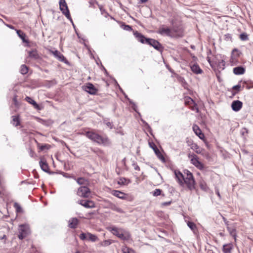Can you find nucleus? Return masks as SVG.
I'll return each mask as SVG.
<instances>
[{"label":"nucleus","instance_id":"aec40b11","mask_svg":"<svg viewBox=\"0 0 253 253\" xmlns=\"http://www.w3.org/2000/svg\"><path fill=\"white\" fill-rule=\"evenodd\" d=\"M107 230L111 232L114 235L117 236H119L120 232L123 230V228H118L116 226H112L107 227Z\"/></svg>","mask_w":253,"mask_h":253},{"label":"nucleus","instance_id":"7c9ffc66","mask_svg":"<svg viewBox=\"0 0 253 253\" xmlns=\"http://www.w3.org/2000/svg\"><path fill=\"white\" fill-rule=\"evenodd\" d=\"M193 104H194V107L196 108V103L194 102L193 99L188 96L185 98V104L186 105L189 106L190 107Z\"/></svg>","mask_w":253,"mask_h":253},{"label":"nucleus","instance_id":"a18cd8bd","mask_svg":"<svg viewBox=\"0 0 253 253\" xmlns=\"http://www.w3.org/2000/svg\"><path fill=\"white\" fill-rule=\"evenodd\" d=\"M230 62L231 65L234 66L237 64L238 62V58L233 57L232 55H231V58L230 59Z\"/></svg>","mask_w":253,"mask_h":253},{"label":"nucleus","instance_id":"39448f33","mask_svg":"<svg viewBox=\"0 0 253 253\" xmlns=\"http://www.w3.org/2000/svg\"><path fill=\"white\" fill-rule=\"evenodd\" d=\"M90 193L89 188L85 186H82L78 188L77 194L81 197L87 198L89 197Z\"/></svg>","mask_w":253,"mask_h":253},{"label":"nucleus","instance_id":"13d9d810","mask_svg":"<svg viewBox=\"0 0 253 253\" xmlns=\"http://www.w3.org/2000/svg\"><path fill=\"white\" fill-rule=\"evenodd\" d=\"M13 101L14 102V104L15 106L18 105V101L17 100V96H15L14 98H13Z\"/></svg>","mask_w":253,"mask_h":253},{"label":"nucleus","instance_id":"79ce46f5","mask_svg":"<svg viewBox=\"0 0 253 253\" xmlns=\"http://www.w3.org/2000/svg\"><path fill=\"white\" fill-rule=\"evenodd\" d=\"M35 140V142L37 143L38 146L39 147V148L41 151H43L45 149H48L49 148V145L48 144H44V145L40 146V144L39 143H38L36 140Z\"/></svg>","mask_w":253,"mask_h":253},{"label":"nucleus","instance_id":"ddd939ff","mask_svg":"<svg viewBox=\"0 0 253 253\" xmlns=\"http://www.w3.org/2000/svg\"><path fill=\"white\" fill-rule=\"evenodd\" d=\"M54 56L60 61L63 62L66 64H69V62L64 57V56L59 52L58 50H55L54 51H51Z\"/></svg>","mask_w":253,"mask_h":253},{"label":"nucleus","instance_id":"a878e982","mask_svg":"<svg viewBox=\"0 0 253 253\" xmlns=\"http://www.w3.org/2000/svg\"><path fill=\"white\" fill-rule=\"evenodd\" d=\"M108 208L112 210L113 211H116L119 213H123V211L122 209L118 207L115 204L111 203L109 202L108 203Z\"/></svg>","mask_w":253,"mask_h":253},{"label":"nucleus","instance_id":"a19ab883","mask_svg":"<svg viewBox=\"0 0 253 253\" xmlns=\"http://www.w3.org/2000/svg\"><path fill=\"white\" fill-rule=\"evenodd\" d=\"M121 28L127 31H131L132 30V28L131 27L128 25H126L125 23H123L121 26Z\"/></svg>","mask_w":253,"mask_h":253},{"label":"nucleus","instance_id":"72a5a7b5","mask_svg":"<svg viewBox=\"0 0 253 253\" xmlns=\"http://www.w3.org/2000/svg\"><path fill=\"white\" fill-rule=\"evenodd\" d=\"M242 52L237 48H234L231 52V55H232L233 57L237 58L240 56Z\"/></svg>","mask_w":253,"mask_h":253},{"label":"nucleus","instance_id":"c9c22d12","mask_svg":"<svg viewBox=\"0 0 253 253\" xmlns=\"http://www.w3.org/2000/svg\"><path fill=\"white\" fill-rule=\"evenodd\" d=\"M29 68L25 64H23L20 67V73L22 75H25L28 72Z\"/></svg>","mask_w":253,"mask_h":253},{"label":"nucleus","instance_id":"f8f14e48","mask_svg":"<svg viewBox=\"0 0 253 253\" xmlns=\"http://www.w3.org/2000/svg\"><path fill=\"white\" fill-rule=\"evenodd\" d=\"M171 30L174 35L172 38L182 37L183 36V30L181 27L173 26Z\"/></svg>","mask_w":253,"mask_h":253},{"label":"nucleus","instance_id":"58836bf2","mask_svg":"<svg viewBox=\"0 0 253 253\" xmlns=\"http://www.w3.org/2000/svg\"><path fill=\"white\" fill-rule=\"evenodd\" d=\"M113 242V241L111 240H106L101 242L100 243V245L102 247H107L110 245Z\"/></svg>","mask_w":253,"mask_h":253},{"label":"nucleus","instance_id":"f257e3e1","mask_svg":"<svg viewBox=\"0 0 253 253\" xmlns=\"http://www.w3.org/2000/svg\"><path fill=\"white\" fill-rule=\"evenodd\" d=\"M133 35L137 40L141 43L150 45L159 51L163 50V47L162 44L158 41L153 39L146 38L143 35L137 31L133 32Z\"/></svg>","mask_w":253,"mask_h":253},{"label":"nucleus","instance_id":"f03ea898","mask_svg":"<svg viewBox=\"0 0 253 253\" xmlns=\"http://www.w3.org/2000/svg\"><path fill=\"white\" fill-rule=\"evenodd\" d=\"M84 135L90 140L104 146H109L111 141L107 136H102L94 131H85Z\"/></svg>","mask_w":253,"mask_h":253},{"label":"nucleus","instance_id":"8fccbe9b","mask_svg":"<svg viewBox=\"0 0 253 253\" xmlns=\"http://www.w3.org/2000/svg\"><path fill=\"white\" fill-rule=\"evenodd\" d=\"M132 166L133 167V168L135 170L138 171L140 170V168L136 163L133 162L132 164Z\"/></svg>","mask_w":253,"mask_h":253},{"label":"nucleus","instance_id":"e433bc0d","mask_svg":"<svg viewBox=\"0 0 253 253\" xmlns=\"http://www.w3.org/2000/svg\"><path fill=\"white\" fill-rule=\"evenodd\" d=\"M241 87V86L240 84H238L234 85L232 87V89L233 90H235L234 91H233V92H232L233 95H235L237 93H238L240 91Z\"/></svg>","mask_w":253,"mask_h":253},{"label":"nucleus","instance_id":"603ef678","mask_svg":"<svg viewBox=\"0 0 253 253\" xmlns=\"http://www.w3.org/2000/svg\"><path fill=\"white\" fill-rule=\"evenodd\" d=\"M97 3L96 0H89V6H93L95 3Z\"/></svg>","mask_w":253,"mask_h":253},{"label":"nucleus","instance_id":"a211bd4d","mask_svg":"<svg viewBox=\"0 0 253 253\" xmlns=\"http://www.w3.org/2000/svg\"><path fill=\"white\" fill-rule=\"evenodd\" d=\"M79 223V220L76 217L71 218L68 221V227L72 229H76Z\"/></svg>","mask_w":253,"mask_h":253},{"label":"nucleus","instance_id":"0eeeda50","mask_svg":"<svg viewBox=\"0 0 253 253\" xmlns=\"http://www.w3.org/2000/svg\"><path fill=\"white\" fill-rule=\"evenodd\" d=\"M29 234V228L27 225H20L19 228L18 238L22 240L26 238Z\"/></svg>","mask_w":253,"mask_h":253},{"label":"nucleus","instance_id":"1a4fd4ad","mask_svg":"<svg viewBox=\"0 0 253 253\" xmlns=\"http://www.w3.org/2000/svg\"><path fill=\"white\" fill-rule=\"evenodd\" d=\"M172 33V32L171 31V29L168 27L166 28L164 25L160 27L159 30L157 31V33L161 35H165L171 38L174 36Z\"/></svg>","mask_w":253,"mask_h":253},{"label":"nucleus","instance_id":"6e6d98bb","mask_svg":"<svg viewBox=\"0 0 253 253\" xmlns=\"http://www.w3.org/2000/svg\"><path fill=\"white\" fill-rule=\"evenodd\" d=\"M225 40L227 41L231 40L232 39V37L230 34H227L225 35Z\"/></svg>","mask_w":253,"mask_h":253},{"label":"nucleus","instance_id":"9d476101","mask_svg":"<svg viewBox=\"0 0 253 253\" xmlns=\"http://www.w3.org/2000/svg\"><path fill=\"white\" fill-rule=\"evenodd\" d=\"M150 147L154 150L157 157L163 162H165V158L161 154L157 146L153 142L149 143Z\"/></svg>","mask_w":253,"mask_h":253},{"label":"nucleus","instance_id":"6e6552de","mask_svg":"<svg viewBox=\"0 0 253 253\" xmlns=\"http://www.w3.org/2000/svg\"><path fill=\"white\" fill-rule=\"evenodd\" d=\"M79 237L82 240L87 239L92 242H95L98 240V237L95 235L92 234L89 232H87V233L82 232L80 235Z\"/></svg>","mask_w":253,"mask_h":253},{"label":"nucleus","instance_id":"cd10ccee","mask_svg":"<svg viewBox=\"0 0 253 253\" xmlns=\"http://www.w3.org/2000/svg\"><path fill=\"white\" fill-rule=\"evenodd\" d=\"M74 179L76 180L77 183L79 185H85V184H88L89 183V181L87 179H85L84 177H79L78 178H76L75 177L74 178Z\"/></svg>","mask_w":253,"mask_h":253},{"label":"nucleus","instance_id":"4be33fe9","mask_svg":"<svg viewBox=\"0 0 253 253\" xmlns=\"http://www.w3.org/2000/svg\"><path fill=\"white\" fill-rule=\"evenodd\" d=\"M246 69L243 66H238L233 69V73L237 75H243Z\"/></svg>","mask_w":253,"mask_h":253},{"label":"nucleus","instance_id":"423d86ee","mask_svg":"<svg viewBox=\"0 0 253 253\" xmlns=\"http://www.w3.org/2000/svg\"><path fill=\"white\" fill-rule=\"evenodd\" d=\"M188 157L191 158V163L198 169L202 170L204 169V166L203 164L198 160V157L197 155L193 154H188Z\"/></svg>","mask_w":253,"mask_h":253},{"label":"nucleus","instance_id":"69168bd1","mask_svg":"<svg viewBox=\"0 0 253 253\" xmlns=\"http://www.w3.org/2000/svg\"><path fill=\"white\" fill-rule=\"evenodd\" d=\"M223 220L225 222V224L227 226H229V222L228 221L226 220V218L223 217Z\"/></svg>","mask_w":253,"mask_h":253},{"label":"nucleus","instance_id":"c03bdc74","mask_svg":"<svg viewBox=\"0 0 253 253\" xmlns=\"http://www.w3.org/2000/svg\"><path fill=\"white\" fill-rule=\"evenodd\" d=\"M240 39L243 41H246L249 40L248 35L246 33H242L240 35Z\"/></svg>","mask_w":253,"mask_h":253},{"label":"nucleus","instance_id":"ea45409f","mask_svg":"<svg viewBox=\"0 0 253 253\" xmlns=\"http://www.w3.org/2000/svg\"><path fill=\"white\" fill-rule=\"evenodd\" d=\"M12 121L14 122H16V124L13 123V125L15 126H17L20 125V121L19 119L18 116H13L12 117Z\"/></svg>","mask_w":253,"mask_h":253},{"label":"nucleus","instance_id":"5fc2aeb1","mask_svg":"<svg viewBox=\"0 0 253 253\" xmlns=\"http://www.w3.org/2000/svg\"><path fill=\"white\" fill-rule=\"evenodd\" d=\"M200 186L202 189L205 190L206 189V185L204 182H201L200 184Z\"/></svg>","mask_w":253,"mask_h":253},{"label":"nucleus","instance_id":"680f3d73","mask_svg":"<svg viewBox=\"0 0 253 253\" xmlns=\"http://www.w3.org/2000/svg\"><path fill=\"white\" fill-rule=\"evenodd\" d=\"M171 203V202L170 201L164 202V203H162V205L165 206H169L170 205Z\"/></svg>","mask_w":253,"mask_h":253},{"label":"nucleus","instance_id":"9b49d317","mask_svg":"<svg viewBox=\"0 0 253 253\" xmlns=\"http://www.w3.org/2000/svg\"><path fill=\"white\" fill-rule=\"evenodd\" d=\"M77 203L85 208H93L95 207V204L91 200H80L77 202Z\"/></svg>","mask_w":253,"mask_h":253},{"label":"nucleus","instance_id":"338daca9","mask_svg":"<svg viewBox=\"0 0 253 253\" xmlns=\"http://www.w3.org/2000/svg\"><path fill=\"white\" fill-rule=\"evenodd\" d=\"M139 1L140 3H145L147 0H138Z\"/></svg>","mask_w":253,"mask_h":253},{"label":"nucleus","instance_id":"7ed1b4c3","mask_svg":"<svg viewBox=\"0 0 253 253\" xmlns=\"http://www.w3.org/2000/svg\"><path fill=\"white\" fill-rule=\"evenodd\" d=\"M184 174L186 175L183 179L184 184L191 191L195 189L196 182L193 174L187 169L184 170Z\"/></svg>","mask_w":253,"mask_h":253},{"label":"nucleus","instance_id":"37998d69","mask_svg":"<svg viewBox=\"0 0 253 253\" xmlns=\"http://www.w3.org/2000/svg\"><path fill=\"white\" fill-rule=\"evenodd\" d=\"M187 225L193 231L196 229V225L193 222L188 221L187 223Z\"/></svg>","mask_w":253,"mask_h":253},{"label":"nucleus","instance_id":"dca6fc26","mask_svg":"<svg viewBox=\"0 0 253 253\" xmlns=\"http://www.w3.org/2000/svg\"><path fill=\"white\" fill-rule=\"evenodd\" d=\"M39 164H40V166L41 168V169L43 171H44L46 172H48L50 174L54 173L53 172H50L49 171L48 165L46 162V161L45 159H41V160L39 162Z\"/></svg>","mask_w":253,"mask_h":253},{"label":"nucleus","instance_id":"49530a36","mask_svg":"<svg viewBox=\"0 0 253 253\" xmlns=\"http://www.w3.org/2000/svg\"><path fill=\"white\" fill-rule=\"evenodd\" d=\"M191 149L195 151L197 153L200 154L201 152L198 150L199 149V147L196 143L192 144L191 146Z\"/></svg>","mask_w":253,"mask_h":253},{"label":"nucleus","instance_id":"20e7f679","mask_svg":"<svg viewBox=\"0 0 253 253\" xmlns=\"http://www.w3.org/2000/svg\"><path fill=\"white\" fill-rule=\"evenodd\" d=\"M59 7L60 9L62 11V13L65 15L68 19H69L72 23H73V20L70 15L69 10L65 0H60Z\"/></svg>","mask_w":253,"mask_h":253},{"label":"nucleus","instance_id":"3c124183","mask_svg":"<svg viewBox=\"0 0 253 253\" xmlns=\"http://www.w3.org/2000/svg\"><path fill=\"white\" fill-rule=\"evenodd\" d=\"M90 150L91 151H92L93 153L98 154V152H101V151L99 150V149H94L93 148H91Z\"/></svg>","mask_w":253,"mask_h":253},{"label":"nucleus","instance_id":"6ab92c4d","mask_svg":"<svg viewBox=\"0 0 253 253\" xmlns=\"http://www.w3.org/2000/svg\"><path fill=\"white\" fill-rule=\"evenodd\" d=\"M193 130L196 135H197L200 139L203 140L205 138V135L202 132L199 127L196 125H194L193 126Z\"/></svg>","mask_w":253,"mask_h":253},{"label":"nucleus","instance_id":"09e8293b","mask_svg":"<svg viewBox=\"0 0 253 253\" xmlns=\"http://www.w3.org/2000/svg\"><path fill=\"white\" fill-rule=\"evenodd\" d=\"M162 190L160 189H156L153 192V195L154 196H158L161 194Z\"/></svg>","mask_w":253,"mask_h":253},{"label":"nucleus","instance_id":"b1692460","mask_svg":"<svg viewBox=\"0 0 253 253\" xmlns=\"http://www.w3.org/2000/svg\"><path fill=\"white\" fill-rule=\"evenodd\" d=\"M190 67L192 71L195 74H201L203 72L202 70L197 63L191 65Z\"/></svg>","mask_w":253,"mask_h":253},{"label":"nucleus","instance_id":"5701e85b","mask_svg":"<svg viewBox=\"0 0 253 253\" xmlns=\"http://www.w3.org/2000/svg\"><path fill=\"white\" fill-rule=\"evenodd\" d=\"M111 194L117 197L120 199H125L126 198V194L120 191L119 190H113L111 192Z\"/></svg>","mask_w":253,"mask_h":253},{"label":"nucleus","instance_id":"774afa93","mask_svg":"<svg viewBox=\"0 0 253 253\" xmlns=\"http://www.w3.org/2000/svg\"><path fill=\"white\" fill-rule=\"evenodd\" d=\"M107 125L108 126H109L111 128H112V124H111V123L110 122H108V123H107Z\"/></svg>","mask_w":253,"mask_h":253},{"label":"nucleus","instance_id":"c756f323","mask_svg":"<svg viewBox=\"0 0 253 253\" xmlns=\"http://www.w3.org/2000/svg\"><path fill=\"white\" fill-rule=\"evenodd\" d=\"M227 229L228 232H229L230 235L234 238L235 241H236L237 237L236 229L234 227H232L230 226H227Z\"/></svg>","mask_w":253,"mask_h":253},{"label":"nucleus","instance_id":"052dcab7","mask_svg":"<svg viewBox=\"0 0 253 253\" xmlns=\"http://www.w3.org/2000/svg\"><path fill=\"white\" fill-rule=\"evenodd\" d=\"M215 193L218 196V197L219 198V199H221V195L219 193V191L218 189H215Z\"/></svg>","mask_w":253,"mask_h":253},{"label":"nucleus","instance_id":"864d4df0","mask_svg":"<svg viewBox=\"0 0 253 253\" xmlns=\"http://www.w3.org/2000/svg\"><path fill=\"white\" fill-rule=\"evenodd\" d=\"M186 143H187V145L189 146H191L192 145V144H194L193 140L191 139H188L186 140Z\"/></svg>","mask_w":253,"mask_h":253},{"label":"nucleus","instance_id":"473e14b6","mask_svg":"<svg viewBox=\"0 0 253 253\" xmlns=\"http://www.w3.org/2000/svg\"><path fill=\"white\" fill-rule=\"evenodd\" d=\"M122 253H136V252L131 248H128L126 246L122 247Z\"/></svg>","mask_w":253,"mask_h":253},{"label":"nucleus","instance_id":"f3484780","mask_svg":"<svg viewBox=\"0 0 253 253\" xmlns=\"http://www.w3.org/2000/svg\"><path fill=\"white\" fill-rule=\"evenodd\" d=\"M243 106V103L239 100H234L232 102L231 108L235 112L239 111Z\"/></svg>","mask_w":253,"mask_h":253},{"label":"nucleus","instance_id":"2f4dec72","mask_svg":"<svg viewBox=\"0 0 253 253\" xmlns=\"http://www.w3.org/2000/svg\"><path fill=\"white\" fill-rule=\"evenodd\" d=\"M232 249V246L230 244H225L223 246L222 251L224 253H231Z\"/></svg>","mask_w":253,"mask_h":253},{"label":"nucleus","instance_id":"2eb2a0df","mask_svg":"<svg viewBox=\"0 0 253 253\" xmlns=\"http://www.w3.org/2000/svg\"><path fill=\"white\" fill-rule=\"evenodd\" d=\"M85 90L90 94L95 95L96 94L97 89L91 83H88L85 86Z\"/></svg>","mask_w":253,"mask_h":253},{"label":"nucleus","instance_id":"f704fd0d","mask_svg":"<svg viewBox=\"0 0 253 253\" xmlns=\"http://www.w3.org/2000/svg\"><path fill=\"white\" fill-rule=\"evenodd\" d=\"M216 64H217V66L219 69L221 70L224 69L225 66V61L224 60L222 59L220 61H219L217 63H216Z\"/></svg>","mask_w":253,"mask_h":253},{"label":"nucleus","instance_id":"0e129e2a","mask_svg":"<svg viewBox=\"0 0 253 253\" xmlns=\"http://www.w3.org/2000/svg\"><path fill=\"white\" fill-rule=\"evenodd\" d=\"M5 25L11 29H14V27L11 25L6 24Z\"/></svg>","mask_w":253,"mask_h":253},{"label":"nucleus","instance_id":"393cba45","mask_svg":"<svg viewBox=\"0 0 253 253\" xmlns=\"http://www.w3.org/2000/svg\"><path fill=\"white\" fill-rule=\"evenodd\" d=\"M16 33L20 37V38L22 40L23 42L25 43H29V41L26 39V34L21 30H16Z\"/></svg>","mask_w":253,"mask_h":253},{"label":"nucleus","instance_id":"4d7b16f0","mask_svg":"<svg viewBox=\"0 0 253 253\" xmlns=\"http://www.w3.org/2000/svg\"><path fill=\"white\" fill-rule=\"evenodd\" d=\"M193 105L192 106H190L189 107L192 110H197V112H198L199 111V109L197 107V105H196V108H195V107H194V104H192Z\"/></svg>","mask_w":253,"mask_h":253},{"label":"nucleus","instance_id":"e2e57ef3","mask_svg":"<svg viewBox=\"0 0 253 253\" xmlns=\"http://www.w3.org/2000/svg\"><path fill=\"white\" fill-rule=\"evenodd\" d=\"M245 132L248 133V130H247V129L246 128H244L242 129V131H241V133H242V134L243 135H244Z\"/></svg>","mask_w":253,"mask_h":253},{"label":"nucleus","instance_id":"4c0bfd02","mask_svg":"<svg viewBox=\"0 0 253 253\" xmlns=\"http://www.w3.org/2000/svg\"><path fill=\"white\" fill-rule=\"evenodd\" d=\"M13 207L15 209L16 212L21 213L23 212V210L21 207L18 203L15 202L14 203Z\"/></svg>","mask_w":253,"mask_h":253},{"label":"nucleus","instance_id":"de8ad7c7","mask_svg":"<svg viewBox=\"0 0 253 253\" xmlns=\"http://www.w3.org/2000/svg\"><path fill=\"white\" fill-rule=\"evenodd\" d=\"M126 181H128L127 183L130 182L129 180H127L126 178L121 177L119 179V180L118 181V183L120 185L125 184Z\"/></svg>","mask_w":253,"mask_h":253},{"label":"nucleus","instance_id":"bf43d9fd","mask_svg":"<svg viewBox=\"0 0 253 253\" xmlns=\"http://www.w3.org/2000/svg\"><path fill=\"white\" fill-rule=\"evenodd\" d=\"M34 154H35L34 151L33 150H32L31 149H30L29 150V154H30V156L31 157H33Z\"/></svg>","mask_w":253,"mask_h":253},{"label":"nucleus","instance_id":"412c9836","mask_svg":"<svg viewBox=\"0 0 253 253\" xmlns=\"http://www.w3.org/2000/svg\"><path fill=\"white\" fill-rule=\"evenodd\" d=\"M174 174L178 183L183 186L184 185L183 179L185 176L180 171L175 170Z\"/></svg>","mask_w":253,"mask_h":253},{"label":"nucleus","instance_id":"bb28decb","mask_svg":"<svg viewBox=\"0 0 253 253\" xmlns=\"http://www.w3.org/2000/svg\"><path fill=\"white\" fill-rule=\"evenodd\" d=\"M25 100L29 103L30 104L33 105L35 108L37 109H40L39 105L37 103V102L34 100L31 97L27 96L25 98Z\"/></svg>","mask_w":253,"mask_h":253},{"label":"nucleus","instance_id":"4468645a","mask_svg":"<svg viewBox=\"0 0 253 253\" xmlns=\"http://www.w3.org/2000/svg\"><path fill=\"white\" fill-rule=\"evenodd\" d=\"M118 237L122 240L128 241L130 239L131 235L128 231L123 229L122 232L119 234Z\"/></svg>","mask_w":253,"mask_h":253},{"label":"nucleus","instance_id":"c85d7f7f","mask_svg":"<svg viewBox=\"0 0 253 253\" xmlns=\"http://www.w3.org/2000/svg\"><path fill=\"white\" fill-rule=\"evenodd\" d=\"M29 56L35 60L40 58V56L36 50H32L29 52Z\"/></svg>","mask_w":253,"mask_h":253}]
</instances>
